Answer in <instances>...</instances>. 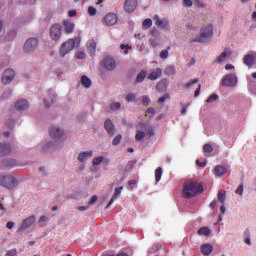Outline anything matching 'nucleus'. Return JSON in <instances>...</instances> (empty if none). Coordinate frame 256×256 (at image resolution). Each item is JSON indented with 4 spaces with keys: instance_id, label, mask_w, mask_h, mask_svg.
I'll return each mask as SVG.
<instances>
[{
    "instance_id": "1",
    "label": "nucleus",
    "mask_w": 256,
    "mask_h": 256,
    "mask_svg": "<svg viewBox=\"0 0 256 256\" xmlns=\"http://www.w3.org/2000/svg\"><path fill=\"white\" fill-rule=\"evenodd\" d=\"M203 191H205V187H203V184L199 182H185L182 187V195L185 199L197 197V195L203 193Z\"/></svg>"
},
{
    "instance_id": "2",
    "label": "nucleus",
    "mask_w": 256,
    "mask_h": 256,
    "mask_svg": "<svg viewBox=\"0 0 256 256\" xmlns=\"http://www.w3.org/2000/svg\"><path fill=\"white\" fill-rule=\"evenodd\" d=\"M81 43V38L76 37V38H70L63 42L60 47H59V56L60 57H67L75 47H79Z\"/></svg>"
},
{
    "instance_id": "3",
    "label": "nucleus",
    "mask_w": 256,
    "mask_h": 256,
    "mask_svg": "<svg viewBox=\"0 0 256 256\" xmlns=\"http://www.w3.org/2000/svg\"><path fill=\"white\" fill-rule=\"evenodd\" d=\"M213 37V24L208 23L202 26L200 34L193 38L194 43H209Z\"/></svg>"
},
{
    "instance_id": "4",
    "label": "nucleus",
    "mask_w": 256,
    "mask_h": 256,
    "mask_svg": "<svg viewBox=\"0 0 256 256\" xmlns=\"http://www.w3.org/2000/svg\"><path fill=\"white\" fill-rule=\"evenodd\" d=\"M153 135H155L153 127L148 123H141L137 127L135 139L136 141H143L145 137H153Z\"/></svg>"
},
{
    "instance_id": "5",
    "label": "nucleus",
    "mask_w": 256,
    "mask_h": 256,
    "mask_svg": "<svg viewBox=\"0 0 256 256\" xmlns=\"http://www.w3.org/2000/svg\"><path fill=\"white\" fill-rule=\"evenodd\" d=\"M221 85L228 89H236L239 85V76H237V73L226 74L221 80Z\"/></svg>"
},
{
    "instance_id": "6",
    "label": "nucleus",
    "mask_w": 256,
    "mask_h": 256,
    "mask_svg": "<svg viewBox=\"0 0 256 256\" xmlns=\"http://www.w3.org/2000/svg\"><path fill=\"white\" fill-rule=\"evenodd\" d=\"M0 186L6 189H15L19 186V180L13 175L0 176Z\"/></svg>"
},
{
    "instance_id": "7",
    "label": "nucleus",
    "mask_w": 256,
    "mask_h": 256,
    "mask_svg": "<svg viewBox=\"0 0 256 256\" xmlns=\"http://www.w3.org/2000/svg\"><path fill=\"white\" fill-rule=\"evenodd\" d=\"M39 47V39L29 38L24 43V53H34Z\"/></svg>"
},
{
    "instance_id": "8",
    "label": "nucleus",
    "mask_w": 256,
    "mask_h": 256,
    "mask_svg": "<svg viewBox=\"0 0 256 256\" xmlns=\"http://www.w3.org/2000/svg\"><path fill=\"white\" fill-rule=\"evenodd\" d=\"M233 57V50L231 48L224 49L219 56L216 57L214 63L217 65H223L225 61H229Z\"/></svg>"
},
{
    "instance_id": "9",
    "label": "nucleus",
    "mask_w": 256,
    "mask_h": 256,
    "mask_svg": "<svg viewBox=\"0 0 256 256\" xmlns=\"http://www.w3.org/2000/svg\"><path fill=\"white\" fill-rule=\"evenodd\" d=\"M49 33L50 39H52V41H59L63 33V27L61 26V24H54L50 27Z\"/></svg>"
},
{
    "instance_id": "10",
    "label": "nucleus",
    "mask_w": 256,
    "mask_h": 256,
    "mask_svg": "<svg viewBox=\"0 0 256 256\" xmlns=\"http://www.w3.org/2000/svg\"><path fill=\"white\" fill-rule=\"evenodd\" d=\"M63 135H65V130H63V128L59 126H51L49 128V136L51 137V139H61Z\"/></svg>"
},
{
    "instance_id": "11",
    "label": "nucleus",
    "mask_w": 256,
    "mask_h": 256,
    "mask_svg": "<svg viewBox=\"0 0 256 256\" xmlns=\"http://www.w3.org/2000/svg\"><path fill=\"white\" fill-rule=\"evenodd\" d=\"M101 66L106 71H115L117 68V62H115V59L111 57H106L102 60Z\"/></svg>"
},
{
    "instance_id": "12",
    "label": "nucleus",
    "mask_w": 256,
    "mask_h": 256,
    "mask_svg": "<svg viewBox=\"0 0 256 256\" xmlns=\"http://www.w3.org/2000/svg\"><path fill=\"white\" fill-rule=\"evenodd\" d=\"M36 221H37V217L35 215L29 216L28 218L24 219L18 229V233H21L29 229V227H31Z\"/></svg>"
},
{
    "instance_id": "13",
    "label": "nucleus",
    "mask_w": 256,
    "mask_h": 256,
    "mask_svg": "<svg viewBox=\"0 0 256 256\" xmlns=\"http://www.w3.org/2000/svg\"><path fill=\"white\" fill-rule=\"evenodd\" d=\"M13 79H15V70H13L11 68L6 69L2 74L3 85H9V83H11V81H13Z\"/></svg>"
},
{
    "instance_id": "14",
    "label": "nucleus",
    "mask_w": 256,
    "mask_h": 256,
    "mask_svg": "<svg viewBox=\"0 0 256 256\" xmlns=\"http://www.w3.org/2000/svg\"><path fill=\"white\" fill-rule=\"evenodd\" d=\"M117 14L115 13H108L102 20V23L107 27H113V25H117Z\"/></svg>"
},
{
    "instance_id": "15",
    "label": "nucleus",
    "mask_w": 256,
    "mask_h": 256,
    "mask_svg": "<svg viewBox=\"0 0 256 256\" xmlns=\"http://www.w3.org/2000/svg\"><path fill=\"white\" fill-rule=\"evenodd\" d=\"M93 150L81 151L77 156V161L80 163H87L89 159L93 158Z\"/></svg>"
},
{
    "instance_id": "16",
    "label": "nucleus",
    "mask_w": 256,
    "mask_h": 256,
    "mask_svg": "<svg viewBox=\"0 0 256 256\" xmlns=\"http://www.w3.org/2000/svg\"><path fill=\"white\" fill-rule=\"evenodd\" d=\"M16 111H27L29 109V102L25 99H20L15 103Z\"/></svg>"
},
{
    "instance_id": "17",
    "label": "nucleus",
    "mask_w": 256,
    "mask_h": 256,
    "mask_svg": "<svg viewBox=\"0 0 256 256\" xmlns=\"http://www.w3.org/2000/svg\"><path fill=\"white\" fill-rule=\"evenodd\" d=\"M124 9L127 11V13H133V11L137 9V0H126Z\"/></svg>"
},
{
    "instance_id": "18",
    "label": "nucleus",
    "mask_w": 256,
    "mask_h": 256,
    "mask_svg": "<svg viewBox=\"0 0 256 256\" xmlns=\"http://www.w3.org/2000/svg\"><path fill=\"white\" fill-rule=\"evenodd\" d=\"M121 193H123V186L115 188L114 195L110 199L108 205L106 206V209H109V207H111V204L115 203V201H117V199H119V197H121Z\"/></svg>"
},
{
    "instance_id": "19",
    "label": "nucleus",
    "mask_w": 256,
    "mask_h": 256,
    "mask_svg": "<svg viewBox=\"0 0 256 256\" xmlns=\"http://www.w3.org/2000/svg\"><path fill=\"white\" fill-rule=\"evenodd\" d=\"M87 51L91 57L95 55L97 51V42L95 40H89L87 42Z\"/></svg>"
},
{
    "instance_id": "20",
    "label": "nucleus",
    "mask_w": 256,
    "mask_h": 256,
    "mask_svg": "<svg viewBox=\"0 0 256 256\" xmlns=\"http://www.w3.org/2000/svg\"><path fill=\"white\" fill-rule=\"evenodd\" d=\"M64 31L65 33H73L75 31V23L71 20H64L63 21Z\"/></svg>"
},
{
    "instance_id": "21",
    "label": "nucleus",
    "mask_w": 256,
    "mask_h": 256,
    "mask_svg": "<svg viewBox=\"0 0 256 256\" xmlns=\"http://www.w3.org/2000/svg\"><path fill=\"white\" fill-rule=\"evenodd\" d=\"M225 173H227V167L225 166L218 165L213 170V174L215 175V177H223Z\"/></svg>"
},
{
    "instance_id": "22",
    "label": "nucleus",
    "mask_w": 256,
    "mask_h": 256,
    "mask_svg": "<svg viewBox=\"0 0 256 256\" xmlns=\"http://www.w3.org/2000/svg\"><path fill=\"white\" fill-rule=\"evenodd\" d=\"M11 153V146L6 143H0V157H5Z\"/></svg>"
},
{
    "instance_id": "23",
    "label": "nucleus",
    "mask_w": 256,
    "mask_h": 256,
    "mask_svg": "<svg viewBox=\"0 0 256 256\" xmlns=\"http://www.w3.org/2000/svg\"><path fill=\"white\" fill-rule=\"evenodd\" d=\"M105 130L107 131L108 135L113 136L115 135V126L111 120H106L104 123Z\"/></svg>"
},
{
    "instance_id": "24",
    "label": "nucleus",
    "mask_w": 256,
    "mask_h": 256,
    "mask_svg": "<svg viewBox=\"0 0 256 256\" xmlns=\"http://www.w3.org/2000/svg\"><path fill=\"white\" fill-rule=\"evenodd\" d=\"M80 84L82 85V87H84V89H89L91 85H93V82L91 81V78H89V76L83 75L80 79Z\"/></svg>"
},
{
    "instance_id": "25",
    "label": "nucleus",
    "mask_w": 256,
    "mask_h": 256,
    "mask_svg": "<svg viewBox=\"0 0 256 256\" xmlns=\"http://www.w3.org/2000/svg\"><path fill=\"white\" fill-rule=\"evenodd\" d=\"M55 94L53 92H51L45 99H44V106L46 107V109H49V107H51V105H53L55 103Z\"/></svg>"
},
{
    "instance_id": "26",
    "label": "nucleus",
    "mask_w": 256,
    "mask_h": 256,
    "mask_svg": "<svg viewBox=\"0 0 256 256\" xmlns=\"http://www.w3.org/2000/svg\"><path fill=\"white\" fill-rule=\"evenodd\" d=\"M162 73L163 70L161 68H157L148 75V79H150V81H157V79L161 77Z\"/></svg>"
},
{
    "instance_id": "27",
    "label": "nucleus",
    "mask_w": 256,
    "mask_h": 256,
    "mask_svg": "<svg viewBox=\"0 0 256 256\" xmlns=\"http://www.w3.org/2000/svg\"><path fill=\"white\" fill-rule=\"evenodd\" d=\"M153 20L155 21V25L157 27H162V29H165L169 25V22H167V20L159 18L158 15L154 16Z\"/></svg>"
},
{
    "instance_id": "28",
    "label": "nucleus",
    "mask_w": 256,
    "mask_h": 256,
    "mask_svg": "<svg viewBox=\"0 0 256 256\" xmlns=\"http://www.w3.org/2000/svg\"><path fill=\"white\" fill-rule=\"evenodd\" d=\"M201 253L204 255V256H209L211 255V253H213V245L211 244H203L201 246Z\"/></svg>"
},
{
    "instance_id": "29",
    "label": "nucleus",
    "mask_w": 256,
    "mask_h": 256,
    "mask_svg": "<svg viewBox=\"0 0 256 256\" xmlns=\"http://www.w3.org/2000/svg\"><path fill=\"white\" fill-rule=\"evenodd\" d=\"M104 162H105V156L103 155L95 156L92 159V167L97 168Z\"/></svg>"
},
{
    "instance_id": "30",
    "label": "nucleus",
    "mask_w": 256,
    "mask_h": 256,
    "mask_svg": "<svg viewBox=\"0 0 256 256\" xmlns=\"http://www.w3.org/2000/svg\"><path fill=\"white\" fill-rule=\"evenodd\" d=\"M3 165L4 167H17L19 164L17 163V160L13 158H7L3 161Z\"/></svg>"
},
{
    "instance_id": "31",
    "label": "nucleus",
    "mask_w": 256,
    "mask_h": 256,
    "mask_svg": "<svg viewBox=\"0 0 256 256\" xmlns=\"http://www.w3.org/2000/svg\"><path fill=\"white\" fill-rule=\"evenodd\" d=\"M198 235L201 237H209L211 235V229H209V227H202L198 230Z\"/></svg>"
},
{
    "instance_id": "32",
    "label": "nucleus",
    "mask_w": 256,
    "mask_h": 256,
    "mask_svg": "<svg viewBox=\"0 0 256 256\" xmlns=\"http://www.w3.org/2000/svg\"><path fill=\"white\" fill-rule=\"evenodd\" d=\"M243 61H244V64L249 67V66L253 65V63L255 61V57H253V55H251V54H247L244 56Z\"/></svg>"
},
{
    "instance_id": "33",
    "label": "nucleus",
    "mask_w": 256,
    "mask_h": 256,
    "mask_svg": "<svg viewBox=\"0 0 256 256\" xmlns=\"http://www.w3.org/2000/svg\"><path fill=\"white\" fill-rule=\"evenodd\" d=\"M164 73L165 75H168L169 77H171L175 75V73H177V70L175 69V66L169 65V66H166Z\"/></svg>"
},
{
    "instance_id": "34",
    "label": "nucleus",
    "mask_w": 256,
    "mask_h": 256,
    "mask_svg": "<svg viewBox=\"0 0 256 256\" xmlns=\"http://www.w3.org/2000/svg\"><path fill=\"white\" fill-rule=\"evenodd\" d=\"M218 200L222 205L227 201V192L225 190H220L218 193Z\"/></svg>"
},
{
    "instance_id": "35",
    "label": "nucleus",
    "mask_w": 256,
    "mask_h": 256,
    "mask_svg": "<svg viewBox=\"0 0 256 256\" xmlns=\"http://www.w3.org/2000/svg\"><path fill=\"white\" fill-rule=\"evenodd\" d=\"M167 89V81L165 80H161L158 84H157V90L160 93H163L164 91H166Z\"/></svg>"
},
{
    "instance_id": "36",
    "label": "nucleus",
    "mask_w": 256,
    "mask_h": 256,
    "mask_svg": "<svg viewBox=\"0 0 256 256\" xmlns=\"http://www.w3.org/2000/svg\"><path fill=\"white\" fill-rule=\"evenodd\" d=\"M127 103H136L137 101V94L135 93H129L125 97Z\"/></svg>"
},
{
    "instance_id": "37",
    "label": "nucleus",
    "mask_w": 256,
    "mask_h": 256,
    "mask_svg": "<svg viewBox=\"0 0 256 256\" xmlns=\"http://www.w3.org/2000/svg\"><path fill=\"white\" fill-rule=\"evenodd\" d=\"M145 77H147V71L142 70L136 77L137 83H143L145 81Z\"/></svg>"
},
{
    "instance_id": "38",
    "label": "nucleus",
    "mask_w": 256,
    "mask_h": 256,
    "mask_svg": "<svg viewBox=\"0 0 256 256\" xmlns=\"http://www.w3.org/2000/svg\"><path fill=\"white\" fill-rule=\"evenodd\" d=\"M161 177H163V168L158 167L155 170V180H156V183H159V181H161Z\"/></svg>"
},
{
    "instance_id": "39",
    "label": "nucleus",
    "mask_w": 256,
    "mask_h": 256,
    "mask_svg": "<svg viewBox=\"0 0 256 256\" xmlns=\"http://www.w3.org/2000/svg\"><path fill=\"white\" fill-rule=\"evenodd\" d=\"M53 147V143L51 141L45 142L42 145V151L43 153H48V151H51V148Z\"/></svg>"
},
{
    "instance_id": "40",
    "label": "nucleus",
    "mask_w": 256,
    "mask_h": 256,
    "mask_svg": "<svg viewBox=\"0 0 256 256\" xmlns=\"http://www.w3.org/2000/svg\"><path fill=\"white\" fill-rule=\"evenodd\" d=\"M141 105H143L144 107H149V105H151V98H149V96H142L141 97Z\"/></svg>"
},
{
    "instance_id": "41",
    "label": "nucleus",
    "mask_w": 256,
    "mask_h": 256,
    "mask_svg": "<svg viewBox=\"0 0 256 256\" xmlns=\"http://www.w3.org/2000/svg\"><path fill=\"white\" fill-rule=\"evenodd\" d=\"M49 221V217L47 216H41L38 220V224L40 225V227H45V225H47V222Z\"/></svg>"
},
{
    "instance_id": "42",
    "label": "nucleus",
    "mask_w": 256,
    "mask_h": 256,
    "mask_svg": "<svg viewBox=\"0 0 256 256\" xmlns=\"http://www.w3.org/2000/svg\"><path fill=\"white\" fill-rule=\"evenodd\" d=\"M121 109V103L120 102H112L110 104V111H119Z\"/></svg>"
},
{
    "instance_id": "43",
    "label": "nucleus",
    "mask_w": 256,
    "mask_h": 256,
    "mask_svg": "<svg viewBox=\"0 0 256 256\" xmlns=\"http://www.w3.org/2000/svg\"><path fill=\"white\" fill-rule=\"evenodd\" d=\"M153 25L152 19H146L142 23V29H149Z\"/></svg>"
},
{
    "instance_id": "44",
    "label": "nucleus",
    "mask_w": 256,
    "mask_h": 256,
    "mask_svg": "<svg viewBox=\"0 0 256 256\" xmlns=\"http://www.w3.org/2000/svg\"><path fill=\"white\" fill-rule=\"evenodd\" d=\"M120 49L124 51V54L127 55L131 51L132 47L129 44H121Z\"/></svg>"
},
{
    "instance_id": "45",
    "label": "nucleus",
    "mask_w": 256,
    "mask_h": 256,
    "mask_svg": "<svg viewBox=\"0 0 256 256\" xmlns=\"http://www.w3.org/2000/svg\"><path fill=\"white\" fill-rule=\"evenodd\" d=\"M75 57H76V59L83 60L87 57V55L83 51L78 50L75 53Z\"/></svg>"
},
{
    "instance_id": "46",
    "label": "nucleus",
    "mask_w": 256,
    "mask_h": 256,
    "mask_svg": "<svg viewBox=\"0 0 256 256\" xmlns=\"http://www.w3.org/2000/svg\"><path fill=\"white\" fill-rule=\"evenodd\" d=\"M88 15L90 17H95V15H97V8H95L93 6H89L88 7Z\"/></svg>"
},
{
    "instance_id": "47",
    "label": "nucleus",
    "mask_w": 256,
    "mask_h": 256,
    "mask_svg": "<svg viewBox=\"0 0 256 256\" xmlns=\"http://www.w3.org/2000/svg\"><path fill=\"white\" fill-rule=\"evenodd\" d=\"M121 139H123V136H121V134H118L112 141V145H114V147H117V145H119V143H121Z\"/></svg>"
},
{
    "instance_id": "48",
    "label": "nucleus",
    "mask_w": 256,
    "mask_h": 256,
    "mask_svg": "<svg viewBox=\"0 0 256 256\" xmlns=\"http://www.w3.org/2000/svg\"><path fill=\"white\" fill-rule=\"evenodd\" d=\"M219 99V95L217 94H212L207 100L206 103H215Z\"/></svg>"
},
{
    "instance_id": "49",
    "label": "nucleus",
    "mask_w": 256,
    "mask_h": 256,
    "mask_svg": "<svg viewBox=\"0 0 256 256\" xmlns=\"http://www.w3.org/2000/svg\"><path fill=\"white\" fill-rule=\"evenodd\" d=\"M203 149L204 153H213V146L211 144H205Z\"/></svg>"
},
{
    "instance_id": "50",
    "label": "nucleus",
    "mask_w": 256,
    "mask_h": 256,
    "mask_svg": "<svg viewBox=\"0 0 256 256\" xmlns=\"http://www.w3.org/2000/svg\"><path fill=\"white\" fill-rule=\"evenodd\" d=\"M169 57V50H162L160 52V59H167Z\"/></svg>"
},
{
    "instance_id": "51",
    "label": "nucleus",
    "mask_w": 256,
    "mask_h": 256,
    "mask_svg": "<svg viewBox=\"0 0 256 256\" xmlns=\"http://www.w3.org/2000/svg\"><path fill=\"white\" fill-rule=\"evenodd\" d=\"M243 191H244L243 185H239L238 188L236 189L235 193H236V195H239L240 197H242Z\"/></svg>"
},
{
    "instance_id": "52",
    "label": "nucleus",
    "mask_w": 256,
    "mask_h": 256,
    "mask_svg": "<svg viewBox=\"0 0 256 256\" xmlns=\"http://www.w3.org/2000/svg\"><path fill=\"white\" fill-rule=\"evenodd\" d=\"M167 99H170L169 94H166L158 99V103L163 104Z\"/></svg>"
},
{
    "instance_id": "53",
    "label": "nucleus",
    "mask_w": 256,
    "mask_h": 256,
    "mask_svg": "<svg viewBox=\"0 0 256 256\" xmlns=\"http://www.w3.org/2000/svg\"><path fill=\"white\" fill-rule=\"evenodd\" d=\"M6 256H17V249L8 250Z\"/></svg>"
},
{
    "instance_id": "54",
    "label": "nucleus",
    "mask_w": 256,
    "mask_h": 256,
    "mask_svg": "<svg viewBox=\"0 0 256 256\" xmlns=\"http://www.w3.org/2000/svg\"><path fill=\"white\" fill-rule=\"evenodd\" d=\"M98 199H99V198H98L97 196H93V197L91 198V200L89 201L88 206L91 207V205H95V204L97 203V200H98Z\"/></svg>"
},
{
    "instance_id": "55",
    "label": "nucleus",
    "mask_w": 256,
    "mask_h": 256,
    "mask_svg": "<svg viewBox=\"0 0 256 256\" xmlns=\"http://www.w3.org/2000/svg\"><path fill=\"white\" fill-rule=\"evenodd\" d=\"M146 115L149 117H153L155 115V110L153 108H148L146 111Z\"/></svg>"
},
{
    "instance_id": "56",
    "label": "nucleus",
    "mask_w": 256,
    "mask_h": 256,
    "mask_svg": "<svg viewBox=\"0 0 256 256\" xmlns=\"http://www.w3.org/2000/svg\"><path fill=\"white\" fill-rule=\"evenodd\" d=\"M245 245L251 246V236L247 235L244 238Z\"/></svg>"
},
{
    "instance_id": "57",
    "label": "nucleus",
    "mask_w": 256,
    "mask_h": 256,
    "mask_svg": "<svg viewBox=\"0 0 256 256\" xmlns=\"http://www.w3.org/2000/svg\"><path fill=\"white\" fill-rule=\"evenodd\" d=\"M185 7H193V0H183Z\"/></svg>"
},
{
    "instance_id": "58",
    "label": "nucleus",
    "mask_w": 256,
    "mask_h": 256,
    "mask_svg": "<svg viewBox=\"0 0 256 256\" xmlns=\"http://www.w3.org/2000/svg\"><path fill=\"white\" fill-rule=\"evenodd\" d=\"M225 69L226 71H235V66L232 64H226Z\"/></svg>"
},
{
    "instance_id": "59",
    "label": "nucleus",
    "mask_w": 256,
    "mask_h": 256,
    "mask_svg": "<svg viewBox=\"0 0 256 256\" xmlns=\"http://www.w3.org/2000/svg\"><path fill=\"white\" fill-rule=\"evenodd\" d=\"M198 80L194 79L186 84V87H193V85L197 84Z\"/></svg>"
},
{
    "instance_id": "60",
    "label": "nucleus",
    "mask_w": 256,
    "mask_h": 256,
    "mask_svg": "<svg viewBox=\"0 0 256 256\" xmlns=\"http://www.w3.org/2000/svg\"><path fill=\"white\" fill-rule=\"evenodd\" d=\"M200 94H201V84L198 85V88L196 89L194 96L199 97Z\"/></svg>"
},
{
    "instance_id": "61",
    "label": "nucleus",
    "mask_w": 256,
    "mask_h": 256,
    "mask_svg": "<svg viewBox=\"0 0 256 256\" xmlns=\"http://www.w3.org/2000/svg\"><path fill=\"white\" fill-rule=\"evenodd\" d=\"M6 227H7V229H13L15 227V223L7 222Z\"/></svg>"
},
{
    "instance_id": "62",
    "label": "nucleus",
    "mask_w": 256,
    "mask_h": 256,
    "mask_svg": "<svg viewBox=\"0 0 256 256\" xmlns=\"http://www.w3.org/2000/svg\"><path fill=\"white\" fill-rule=\"evenodd\" d=\"M8 97H11V91H7L2 95V99H7Z\"/></svg>"
},
{
    "instance_id": "63",
    "label": "nucleus",
    "mask_w": 256,
    "mask_h": 256,
    "mask_svg": "<svg viewBox=\"0 0 256 256\" xmlns=\"http://www.w3.org/2000/svg\"><path fill=\"white\" fill-rule=\"evenodd\" d=\"M68 15H69V17H75V15H77V11L76 10H70L68 12Z\"/></svg>"
},
{
    "instance_id": "64",
    "label": "nucleus",
    "mask_w": 256,
    "mask_h": 256,
    "mask_svg": "<svg viewBox=\"0 0 256 256\" xmlns=\"http://www.w3.org/2000/svg\"><path fill=\"white\" fill-rule=\"evenodd\" d=\"M89 209V206H80L77 208L78 211H87Z\"/></svg>"
}]
</instances>
